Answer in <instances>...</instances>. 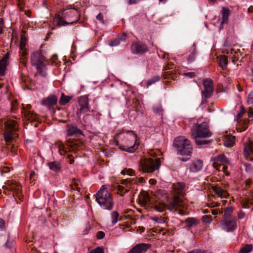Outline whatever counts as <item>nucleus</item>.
<instances>
[{"instance_id":"41","label":"nucleus","mask_w":253,"mask_h":253,"mask_svg":"<svg viewBox=\"0 0 253 253\" xmlns=\"http://www.w3.org/2000/svg\"><path fill=\"white\" fill-rule=\"evenodd\" d=\"M188 141L187 138H186L185 137L181 136L177 137L175 138L173 142H187Z\"/></svg>"},{"instance_id":"25","label":"nucleus","mask_w":253,"mask_h":253,"mask_svg":"<svg viewBox=\"0 0 253 253\" xmlns=\"http://www.w3.org/2000/svg\"><path fill=\"white\" fill-rule=\"evenodd\" d=\"M47 165L50 169L56 172H59L61 169V165L59 162L57 161L49 162L47 163Z\"/></svg>"},{"instance_id":"17","label":"nucleus","mask_w":253,"mask_h":253,"mask_svg":"<svg viewBox=\"0 0 253 253\" xmlns=\"http://www.w3.org/2000/svg\"><path fill=\"white\" fill-rule=\"evenodd\" d=\"M80 113H85L89 111L88 99L86 96H81L79 100Z\"/></svg>"},{"instance_id":"22","label":"nucleus","mask_w":253,"mask_h":253,"mask_svg":"<svg viewBox=\"0 0 253 253\" xmlns=\"http://www.w3.org/2000/svg\"><path fill=\"white\" fill-rule=\"evenodd\" d=\"M8 53L5 54L0 60V76H4L5 70L8 65Z\"/></svg>"},{"instance_id":"35","label":"nucleus","mask_w":253,"mask_h":253,"mask_svg":"<svg viewBox=\"0 0 253 253\" xmlns=\"http://www.w3.org/2000/svg\"><path fill=\"white\" fill-rule=\"evenodd\" d=\"M153 111L154 112L159 115H162L163 109L161 105L157 104L154 106L153 107Z\"/></svg>"},{"instance_id":"36","label":"nucleus","mask_w":253,"mask_h":253,"mask_svg":"<svg viewBox=\"0 0 253 253\" xmlns=\"http://www.w3.org/2000/svg\"><path fill=\"white\" fill-rule=\"evenodd\" d=\"M121 173L123 175L127 174L128 175L132 176L134 175L135 172L133 169H131L126 168L122 170Z\"/></svg>"},{"instance_id":"49","label":"nucleus","mask_w":253,"mask_h":253,"mask_svg":"<svg viewBox=\"0 0 253 253\" xmlns=\"http://www.w3.org/2000/svg\"><path fill=\"white\" fill-rule=\"evenodd\" d=\"M127 38V35L125 34H123L121 36H119L117 39L119 40L120 43H121V42H125Z\"/></svg>"},{"instance_id":"12","label":"nucleus","mask_w":253,"mask_h":253,"mask_svg":"<svg viewBox=\"0 0 253 253\" xmlns=\"http://www.w3.org/2000/svg\"><path fill=\"white\" fill-rule=\"evenodd\" d=\"M150 247L149 244L140 243L134 246L128 253H145Z\"/></svg>"},{"instance_id":"46","label":"nucleus","mask_w":253,"mask_h":253,"mask_svg":"<svg viewBox=\"0 0 253 253\" xmlns=\"http://www.w3.org/2000/svg\"><path fill=\"white\" fill-rule=\"evenodd\" d=\"M104 250L102 247H98L95 249L91 250L89 253H104Z\"/></svg>"},{"instance_id":"62","label":"nucleus","mask_w":253,"mask_h":253,"mask_svg":"<svg viewBox=\"0 0 253 253\" xmlns=\"http://www.w3.org/2000/svg\"><path fill=\"white\" fill-rule=\"evenodd\" d=\"M90 227H86L85 229L83 231L84 234H86L88 231L90 230Z\"/></svg>"},{"instance_id":"24","label":"nucleus","mask_w":253,"mask_h":253,"mask_svg":"<svg viewBox=\"0 0 253 253\" xmlns=\"http://www.w3.org/2000/svg\"><path fill=\"white\" fill-rule=\"evenodd\" d=\"M54 21L57 23V25L59 26H66L69 24H73L76 23L77 21V18L74 21H70L67 22L65 21L62 18L59 17V15L56 16Z\"/></svg>"},{"instance_id":"39","label":"nucleus","mask_w":253,"mask_h":253,"mask_svg":"<svg viewBox=\"0 0 253 253\" xmlns=\"http://www.w3.org/2000/svg\"><path fill=\"white\" fill-rule=\"evenodd\" d=\"M233 210L231 208H227L226 209L225 211H224V218H228L233 217L231 215V213L232 212Z\"/></svg>"},{"instance_id":"8","label":"nucleus","mask_w":253,"mask_h":253,"mask_svg":"<svg viewBox=\"0 0 253 253\" xmlns=\"http://www.w3.org/2000/svg\"><path fill=\"white\" fill-rule=\"evenodd\" d=\"M204 90H202L201 104L206 102L207 99L210 98L213 94V82L209 79L207 78L203 81Z\"/></svg>"},{"instance_id":"18","label":"nucleus","mask_w":253,"mask_h":253,"mask_svg":"<svg viewBox=\"0 0 253 253\" xmlns=\"http://www.w3.org/2000/svg\"><path fill=\"white\" fill-rule=\"evenodd\" d=\"M246 144L244 150V156L247 159L253 161V143Z\"/></svg>"},{"instance_id":"57","label":"nucleus","mask_w":253,"mask_h":253,"mask_svg":"<svg viewBox=\"0 0 253 253\" xmlns=\"http://www.w3.org/2000/svg\"><path fill=\"white\" fill-rule=\"evenodd\" d=\"M133 179H134V181L136 180V182L135 183H136L137 182L143 183L144 182V179L143 177H139L138 179L137 178L136 179H134V178H133Z\"/></svg>"},{"instance_id":"15","label":"nucleus","mask_w":253,"mask_h":253,"mask_svg":"<svg viewBox=\"0 0 253 253\" xmlns=\"http://www.w3.org/2000/svg\"><path fill=\"white\" fill-rule=\"evenodd\" d=\"M67 132L68 136H79L84 135L82 131L76 126L73 125H68L67 126Z\"/></svg>"},{"instance_id":"59","label":"nucleus","mask_w":253,"mask_h":253,"mask_svg":"<svg viewBox=\"0 0 253 253\" xmlns=\"http://www.w3.org/2000/svg\"><path fill=\"white\" fill-rule=\"evenodd\" d=\"M224 144V145L226 147H228V148H230V147H233L234 146V144L235 143H223Z\"/></svg>"},{"instance_id":"61","label":"nucleus","mask_w":253,"mask_h":253,"mask_svg":"<svg viewBox=\"0 0 253 253\" xmlns=\"http://www.w3.org/2000/svg\"><path fill=\"white\" fill-rule=\"evenodd\" d=\"M213 163L212 164V165H213V167L216 168V169H218L219 165L218 164L217 162H216V161H213Z\"/></svg>"},{"instance_id":"3","label":"nucleus","mask_w":253,"mask_h":253,"mask_svg":"<svg viewBox=\"0 0 253 253\" xmlns=\"http://www.w3.org/2000/svg\"><path fill=\"white\" fill-rule=\"evenodd\" d=\"M31 63L33 66L36 67L41 76H46V65L48 64V61L43 56L41 51H35L31 54Z\"/></svg>"},{"instance_id":"2","label":"nucleus","mask_w":253,"mask_h":253,"mask_svg":"<svg viewBox=\"0 0 253 253\" xmlns=\"http://www.w3.org/2000/svg\"><path fill=\"white\" fill-rule=\"evenodd\" d=\"M96 197V201L100 207L107 210H112L114 205V202L107 189L103 185L100 189L95 195Z\"/></svg>"},{"instance_id":"31","label":"nucleus","mask_w":253,"mask_h":253,"mask_svg":"<svg viewBox=\"0 0 253 253\" xmlns=\"http://www.w3.org/2000/svg\"><path fill=\"white\" fill-rule=\"evenodd\" d=\"M71 99V96L65 95L64 93H62L59 100V103L62 105H64L68 103Z\"/></svg>"},{"instance_id":"28","label":"nucleus","mask_w":253,"mask_h":253,"mask_svg":"<svg viewBox=\"0 0 253 253\" xmlns=\"http://www.w3.org/2000/svg\"><path fill=\"white\" fill-rule=\"evenodd\" d=\"M228 64L227 58L225 55H221L219 59V65L222 70L226 69L227 65Z\"/></svg>"},{"instance_id":"45","label":"nucleus","mask_w":253,"mask_h":253,"mask_svg":"<svg viewBox=\"0 0 253 253\" xmlns=\"http://www.w3.org/2000/svg\"><path fill=\"white\" fill-rule=\"evenodd\" d=\"M249 204L252 205L253 204V195H252V198L249 199L247 202L244 203L242 206L244 208H249Z\"/></svg>"},{"instance_id":"48","label":"nucleus","mask_w":253,"mask_h":253,"mask_svg":"<svg viewBox=\"0 0 253 253\" xmlns=\"http://www.w3.org/2000/svg\"><path fill=\"white\" fill-rule=\"evenodd\" d=\"M202 219L204 222L210 223L211 221V216L205 215L202 217Z\"/></svg>"},{"instance_id":"6","label":"nucleus","mask_w":253,"mask_h":253,"mask_svg":"<svg viewBox=\"0 0 253 253\" xmlns=\"http://www.w3.org/2000/svg\"><path fill=\"white\" fill-rule=\"evenodd\" d=\"M140 166L144 172L152 173L159 169L161 166L160 158H144L141 161Z\"/></svg>"},{"instance_id":"13","label":"nucleus","mask_w":253,"mask_h":253,"mask_svg":"<svg viewBox=\"0 0 253 253\" xmlns=\"http://www.w3.org/2000/svg\"><path fill=\"white\" fill-rule=\"evenodd\" d=\"M31 106L30 105H26L23 107V114L25 118L31 122L36 121L38 117L36 114L30 110Z\"/></svg>"},{"instance_id":"47","label":"nucleus","mask_w":253,"mask_h":253,"mask_svg":"<svg viewBox=\"0 0 253 253\" xmlns=\"http://www.w3.org/2000/svg\"><path fill=\"white\" fill-rule=\"evenodd\" d=\"M120 44V41L118 39L111 41L109 42V45L110 46H116Z\"/></svg>"},{"instance_id":"5","label":"nucleus","mask_w":253,"mask_h":253,"mask_svg":"<svg viewBox=\"0 0 253 253\" xmlns=\"http://www.w3.org/2000/svg\"><path fill=\"white\" fill-rule=\"evenodd\" d=\"M176 149L178 158L181 161L186 162L191 157L193 148L191 143H173Z\"/></svg>"},{"instance_id":"23","label":"nucleus","mask_w":253,"mask_h":253,"mask_svg":"<svg viewBox=\"0 0 253 253\" xmlns=\"http://www.w3.org/2000/svg\"><path fill=\"white\" fill-rule=\"evenodd\" d=\"M211 188L215 194L221 198H226L229 196V194L220 187L214 185L212 186Z\"/></svg>"},{"instance_id":"27","label":"nucleus","mask_w":253,"mask_h":253,"mask_svg":"<svg viewBox=\"0 0 253 253\" xmlns=\"http://www.w3.org/2000/svg\"><path fill=\"white\" fill-rule=\"evenodd\" d=\"M181 223H185V227L190 229L192 226L197 224V221L193 217H188L184 221H181Z\"/></svg>"},{"instance_id":"51","label":"nucleus","mask_w":253,"mask_h":253,"mask_svg":"<svg viewBox=\"0 0 253 253\" xmlns=\"http://www.w3.org/2000/svg\"><path fill=\"white\" fill-rule=\"evenodd\" d=\"M5 223L4 220L0 218V231H3L5 228Z\"/></svg>"},{"instance_id":"11","label":"nucleus","mask_w":253,"mask_h":253,"mask_svg":"<svg viewBox=\"0 0 253 253\" xmlns=\"http://www.w3.org/2000/svg\"><path fill=\"white\" fill-rule=\"evenodd\" d=\"M131 50L133 53L142 54L147 51V46L140 42H135L132 44Z\"/></svg>"},{"instance_id":"54","label":"nucleus","mask_w":253,"mask_h":253,"mask_svg":"<svg viewBox=\"0 0 253 253\" xmlns=\"http://www.w3.org/2000/svg\"><path fill=\"white\" fill-rule=\"evenodd\" d=\"M211 213L212 215H216L217 214H222V211H220L219 210H217L216 209H213V210H212L211 211Z\"/></svg>"},{"instance_id":"50","label":"nucleus","mask_w":253,"mask_h":253,"mask_svg":"<svg viewBox=\"0 0 253 253\" xmlns=\"http://www.w3.org/2000/svg\"><path fill=\"white\" fill-rule=\"evenodd\" d=\"M96 19L99 21L101 23L103 24H105V21L103 19V15L101 13H99L97 16H96Z\"/></svg>"},{"instance_id":"10","label":"nucleus","mask_w":253,"mask_h":253,"mask_svg":"<svg viewBox=\"0 0 253 253\" xmlns=\"http://www.w3.org/2000/svg\"><path fill=\"white\" fill-rule=\"evenodd\" d=\"M55 144H58V151L60 155H62L65 153L74 151L78 143H65L66 145L63 143Z\"/></svg>"},{"instance_id":"20","label":"nucleus","mask_w":253,"mask_h":253,"mask_svg":"<svg viewBox=\"0 0 253 253\" xmlns=\"http://www.w3.org/2000/svg\"><path fill=\"white\" fill-rule=\"evenodd\" d=\"M203 165V162L201 160L194 161L190 165L189 170L192 172H197L201 170Z\"/></svg>"},{"instance_id":"60","label":"nucleus","mask_w":253,"mask_h":253,"mask_svg":"<svg viewBox=\"0 0 253 253\" xmlns=\"http://www.w3.org/2000/svg\"><path fill=\"white\" fill-rule=\"evenodd\" d=\"M129 132L131 134V135H132V137H133L135 139V141H137V135L134 133L133 131H129Z\"/></svg>"},{"instance_id":"40","label":"nucleus","mask_w":253,"mask_h":253,"mask_svg":"<svg viewBox=\"0 0 253 253\" xmlns=\"http://www.w3.org/2000/svg\"><path fill=\"white\" fill-rule=\"evenodd\" d=\"M26 42H27L26 38L25 37H24L23 35L21 36V42H20V46H19L20 50H23L25 49V46L26 44Z\"/></svg>"},{"instance_id":"38","label":"nucleus","mask_w":253,"mask_h":253,"mask_svg":"<svg viewBox=\"0 0 253 253\" xmlns=\"http://www.w3.org/2000/svg\"><path fill=\"white\" fill-rule=\"evenodd\" d=\"M119 216V213L116 211H113L112 213V223L113 225L116 224L118 221V217Z\"/></svg>"},{"instance_id":"14","label":"nucleus","mask_w":253,"mask_h":253,"mask_svg":"<svg viewBox=\"0 0 253 253\" xmlns=\"http://www.w3.org/2000/svg\"><path fill=\"white\" fill-rule=\"evenodd\" d=\"M121 149L129 153H133L137 150L140 143H127L126 145H122V143H116Z\"/></svg>"},{"instance_id":"58","label":"nucleus","mask_w":253,"mask_h":253,"mask_svg":"<svg viewBox=\"0 0 253 253\" xmlns=\"http://www.w3.org/2000/svg\"><path fill=\"white\" fill-rule=\"evenodd\" d=\"M248 115H249V118L253 117V108H250L249 113H248Z\"/></svg>"},{"instance_id":"44","label":"nucleus","mask_w":253,"mask_h":253,"mask_svg":"<svg viewBox=\"0 0 253 253\" xmlns=\"http://www.w3.org/2000/svg\"><path fill=\"white\" fill-rule=\"evenodd\" d=\"M247 103L253 106V91H251L248 95Z\"/></svg>"},{"instance_id":"55","label":"nucleus","mask_w":253,"mask_h":253,"mask_svg":"<svg viewBox=\"0 0 253 253\" xmlns=\"http://www.w3.org/2000/svg\"><path fill=\"white\" fill-rule=\"evenodd\" d=\"M185 76L192 78L195 76V74L194 72H188L184 74Z\"/></svg>"},{"instance_id":"56","label":"nucleus","mask_w":253,"mask_h":253,"mask_svg":"<svg viewBox=\"0 0 253 253\" xmlns=\"http://www.w3.org/2000/svg\"><path fill=\"white\" fill-rule=\"evenodd\" d=\"M128 4L131 5L136 3L139 0H126Z\"/></svg>"},{"instance_id":"37","label":"nucleus","mask_w":253,"mask_h":253,"mask_svg":"<svg viewBox=\"0 0 253 253\" xmlns=\"http://www.w3.org/2000/svg\"><path fill=\"white\" fill-rule=\"evenodd\" d=\"M252 249L253 247L251 245H246L240 250L239 253H249L252 250Z\"/></svg>"},{"instance_id":"9","label":"nucleus","mask_w":253,"mask_h":253,"mask_svg":"<svg viewBox=\"0 0 253 253\" xmlns=\"http://www.w3.org/2000/svg\"><path fill=\"white\" fill-rule=\"evenodd\" d=\"M136 182V180L134 181L133 179L131 178H127L121 180L120 184L122 185H119L117 186V193L121 196H124L126 193L130 191V189L131 188L132 185L135 184Z\"/></svg>"},{"instance_id":"7","label":"nucleus","mask_w":253,"mask_h":253,"mask_svg":"<svg viewBox=\"0 0 253 253\" xmlns=\"http://www.w3.org/2000/svg\"><path fill=\"white\" fill-rule=\"evenodd\" d=\"M4 127L3 137L5 141L6 142L12 140L16 141L14 139L15 133L14 132L18 128L17 122L13 120H8L4 123Z\"/></svg>"},{"instance_id":"33","label":"nucleus","mask_w":253,"mask_h":253,"mask_svg":"<svg viewBox=\"0 0 253 253\" xmlns=\"http://www.w3.org/2000/svg\"><path fill=\"white\" fill-rule=\"evenodd\" d=\"M151 219L156 221L158 223H164L167 222V220H168V218L167 217H157L154 216L151 217Z\"/></svg>"},{"instance_id":"53","label":"nucleus","mask_w":253,"mask_h":253,"mask_svg":"<svg viewBox=\"0 0 253 253\" xmlns=\"http://www.w3.org/2000/svg\"><path fill=\"white\" fill-rule=\"evenodd\" d=\"M245 112V110L244 108L243 107H241L240 112L237 114V118L238 119L241 118L242 117V116L244 115Z\"/></svg>"},{"instance_id":"43","label":"nucleus","mask_w":253,"mask_h":253,"mask_svg":"<svg viewBox=\"0 0 253 253\" xmlns=\"http://www.w3.org/2000/svg\"><path fill=\"white\" fill-rule=\"evenodd\" d=\"M235 137L230 134L227 135L225 137L224 142H235Z\"/></svg>"},{"instance_id":"30","label":"nucleus","mask_w":253,"mask_h":253,"mask_svg":"<svg viewBox=\"0 0 253 253\" xmlns=\"http://www.w3.org/2000/svg\"><path fill=\"white\" fill-rule=\"evenodd\" d=\"M65 15V18H67L69 16H77V17L79 15V12L77 9H69V11L64 13Z\"/></svg>"},{"instance_id":"42","label":"nucleus","mask_w":253,"mask_h":253,"mask_svg":"<svg viewBox=\"0 0 253 253\" xmlns=\"http://www.w3.org/2000/svg\"><path fill=\"white\" fill-rule=\"evenodd\" d=\"M14 246V241H10V237L8 235L7 241L5 244V246L8 248V249H11Z\"/></svg>"},{"instance_id":"21","label":"nucleus","mask_w":253,"mask_h":253,"mask_svg":"<svg viewBox=\"0 0 253 253\" xmlns=\"http://www.w3.org/2000/svg\"><path fill=\"white\" fill-rule=\"evenodd\" d=\"M57 102V98L55 95H50L48 97L43 99L42 104L48 107L55 105Z\"/></svg>"},{"instance_id":"64","label":"nucleus","mask_w":253,"mask_h":253,"mask_svg":"<svg viewBox=\"0 0 253 253\" xmlns=\"http://www.w3.org/2000/svg\"><path fill=\"white\" fill-rule=\"evenodd\" d=\"M21 50L22 52L20 53L21 54V55L24 57L27 54L26 51L25 50V49Z\"/></svg>"},{"instance_id":"1","label":"nucleus","mask_w":253,"mask_h":253,"mask_svg":"<svg viewBox=\"0 0 253 253\" xmlns=\"http://www.w3.org/2000/svg\"><path fill=\"white\" fill-rule=\"evenodd\" d=\"M185 184L183 182H177L171 185V189L173 194L175 195L173 199L166 205L163 202H158L154 205L156 211L162 212L169 210L170 211H176L180 206L181 199L178 196H183Z\"/></svg>"},{"instance_id":"52","label":"nucleus","mask_w":253,"mask_h":253,"mask_svg":"<svg viewBox=\"0 0 253 253\" xmlns=\"http://www.w3.org/2000/svg\"><path fill=\"white\" fill-rule=\"evenodd\" d=\"M105 237V233L103 231H98L97 233V238L98 239H102Z\"/></svg>"},{"instance_id":"16","label":"nucleus","mask_w":253,"mask_h":253,"mask_svg":"<svg viewBox=\"0 0 253 253\" xmlns=\"http://www.w3.org/2000/svg\"><path fill=\"white\" fill-rule=\"evenodd\" d=\"M223 221L225 226L227 228L228 231H233L237 228L236 219L235 217L224 218Z\"/></svg>"},{"instance_id":"34","label":"nucleus","mask_w":253,"mask_h":253,"mask_svg":"<svg viewBox=\"0 0 253 253\" xmlns=\"http://www.w3.org/2000/svg\"><path fill=\"white\" fill-rule=\"evenodd\" d=\"M161 79V77L159 76H155L152 78L148 80L147 82V87H148L150 85L153 84L159 81Z\"/></svg>"},{"instance_id":"29","label":"nucleus","mask_w":253,"mask_h":253,"mask_svg":"<svg viewBox=\"0 0 253 253\" xmlns=\"http://www.w3.org/2000/svg\"><path fill=\"white\" fill-rule=\"evenodd\" d=\"M212 161H216L225 164H228L229 161L224 155H219L216 157L211 158Z\"/></svg>"},{"instance_id":"4","label":"nucleus","mask_w":253,"mask_h":253,"mask_svg":"<svg viewBox=\"0 0 253 253\" xmlns=\"http://www.w3.org/2000/svg\"><path fill=\"white\" fill-rule=\"evenodd\" d=\"M192 136L195 139V142H209L208 141H198V138H207L211 136V133L209 131L207 124L205 122L197 124L191 129Z\"/></svg>"},{"instance_id":"19","label":"nucleus","mask_w":253,"mask_h":253,"mask_svg":"<svg viewBox=\"0 0 253 253\" xmlns=\"http://www.w3.org/2000/svg\"><path fill=\"white\" fill-rule=\"evenodd\" d=\"M9 189L13 193V196H16L21 200V187L16 182L12 183L9 186Z\"/></svg>"},{"instance_id":"26","label":"nucleus","mask_w":253,"mask_h":253,"mask_svg":"<svg viewBox=\"0 0 253 253\" xmlns=\"http://www.w3.org/2000/svg\"><path fill=\"white\" fill-rule=\"evenodd\" d=\"M229 15L230 10L227 8L223 7L222 10V20L221 22V25L227 22Z\"/></svg>"},{"instance_id":"63","label":"nucleus","mask_w":253,"mask_h":253,"mask_svg":"<svg viewBox=\"0 0 253 253\" xmlns=\"http://www.w3.org/2000/svg\"><path fill=\"white\" fill-rule=\"evenodd\" d=\"M251 183H252V181L249 179H248L247 180H246V182H245L247 186H249L251 185Z\"/></svg>"},{"instance_id":"32","label":"nucleus","mask_w":253,"mask_h":253,"mask_svg":"<svg viewBox=\"0 0 253 253\" xmlns=\"http://www.w3.org/2000/svg\"><path fill=\"white\" fill-rule=\"evenodd\" d=\"M197 55L196 49L194 45L192 46V51L188 56L187 61L189 63L193 62Z\"/></svg>"}]
</instances>
